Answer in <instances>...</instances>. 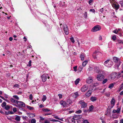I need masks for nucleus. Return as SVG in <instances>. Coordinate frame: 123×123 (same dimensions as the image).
Here are the masks:
<instances>
[{
	"instance_id": "c85d7f7f",
	"label": "nucleus",
	"mask_w": 123,
	"mask_h": 123,
	"mask_svg": "<svg viewBox=\"0 0 123 123\" xmlns=\"http://www.w3.org/2000/svg\"><path fill=\"white\" fill-rule=\"evenodd\" d=\"M36 120L34 118L32 119L31 120V123H36Z\"/></svg>"
},
{
	"instance_id": "72a5a7b5",
	"label": "nucleus",
	"mask_w": 123,
	"mask_h": 123,
	"mask_svg": "<svg viewBox=\"0 0 123 123\" xmlns=\"http://www.w3.org/2000/svg\"><path fill=\"white\" fill-rule=\"evenodd\" d=\"M46 98V96L43 95V98H42V100L43 102H44V101L45 100Z\"/></svg>"
},
{
	"instance_id": "864d4df0",
	"label": "nucleus",
	"mask_w": 123,
	"mask_h": 123,
	"mask_svg": "<svg viewBox=\"0 0 123 123\" xmlns=\"http://www.w3.org/2000/svg\"><path fill=\"white\" fill-rule=\"evenodd\" d=\"M67 102L69 104H71L72 103V101L69 99L67 100Z\"/></svg>"
},
{
	"instance_id": "e2e57ef3",
	"label": "nucleus",
	"mask_w": 123,
	"mask_h": 123,
	"mask_svg": "<svg viewBox=\"0 0 123 123\" xmlns=\"http://www.w3.org/2000/svg\"><path fill=\"white\" fill-rule=\"evenodd\" d=\"M93 0H90L89 1V3L90 5H91V3H92V2H93Z\"/></svg>"
},
{
	"instance_id": "393cba45",
	"label": "nucleus",
	"mask_w": 123,
	"mask_h": 123,
	"mask_svg": "<svg viewBox=\"0 0 123 123\" xmlns=\"http://www.w3.org/2000/svg\"><path fill=\"white\" fill-rule=\"evenodd\" d=\"M85 57V55L83 54H81L80 56V57L81 58V60L83 61L84 60V57Z\"/></svg>"
},
{
	"instance_id": "7c9ffc66",
	"label": "nucleus",
	"mask_w": 123,
	"mask_h": 123,
	"mask_svg": "<svg viewBox=\"0 0 123 123\" xmlns=\"http://www.w3.org/2000/svg\"><path fill=\"white\" fill-rule=\"evenodd\" d=\"M93 105H92L89 107V108L88 109L89 111H92L93 109Z\"/></svg>"
},
{
	"instance_id": "49530a36",
	"label": "nucleus",
	"mask_w": 123,
	"mask_h": 123,
	"mask_svg": "<svg viewBox=\"0 0 123 123\" xmlns=\"http://www.w3.org/2000/svg\"><path fill=\"white\" fill-rule=\"evenodd\" d=\"M70 39L71 40V42L72 43H74V42L75 41L74 39V38L73 37L71 38H70Z\"/></svg>"
},
{
	"instance_id": "423d86ee",
	"label": "nucleus",
	"mask_w": 123,
	"mask_h": 123,
	"mask_svg": "<svg viewBox=\"0 0 123 123\" xmlns=\"http://www.w3.org/2000/svg\"><path fill=\"white\" fill-rule=\"evenodd\" d=\"M88 88V86L86 85H85L83 86L81 89V91L83 92H84L86 91Z\"/></svg>"
},
{
	"instance_id": "2f4dec72",
	"label": "nucleus",
	"mask_w": 123,
	"mask_h": 123,
	"mask_svg": "<svg viewBox=\"0 0 123 123\" xmlns=\"http://www.w3.org/2000/svg\"><path fill=\"white\" fill-rule=\"evenodd\" d=\"M114 86V84L113 83H112L109 85L108 87L110 89H111Z\"/></svg>"
},
{
	"instance_id": "338daca9",
	"label": "nucleus",
	"mask_w": 123,
	"mask_h": 123,
	"mask_svg": "<svg viewBox=\"0 0 123 123\" xmlns=\"http://www.w3.org/2000/svg\"><path fill=\"white\" fill-rule=\"evenodd\" d=\"M103 11V8L99 10V11L101 13H102Z\"/></svg>"
},
{
	"instance_id": "39448f33",
	"label": "nucleus",
	"mask_w": 123,
	"mask_h": 123,
	"mask_svg": "<svg viewBox=\"0 0 123 123\" xmlns=\"http://www.w3.org/2000/svg\"><path fill=\"white\" fill-rule=\"evenodd\" d=\"M17 104L19 107H24L25 106V103L22 101H18Z\"/></svg>"
},
{
	"instance_id": "4468645a",
	"label": "nucleus",
	"mask_w": 123,
	"mask_h": 123,
	"mask_svg": "<svg viewBox=\"0 0 123 123\" xmlns=\"http://www.w3.org/2000/svg\"><path fill=\"white\" fill-rule=\"evenodd\" d=\"M93 81L92 78V77H89L86 80V82L89 84L91 83Z\"/></svg>"
},
{
	"instance_id": "aec40b11",
	"label": "nucleus",
	"mask_w": 123,
	"mask_h": 123,
	"mask_svg": "<svg viewBox=\"0 0 123 123\" xmlns=\"http://www.w3.org/2000/svg\"><path fill=\"white\" fill-rule=\"evenodd\" d=\"M82 116L81 115H74L73 117L74 118H76V119H79V118H81L82 117Z\"/></svg>"
},
{
	"instance_id": "79ce46f5",
	"label": "nucleus",
	"mask_w": 123,
	"mask_h": 123,
	"mask_svg": "<svg viewBox=\"0 0 123 123\" xmlns=\"http://www.w3.org/2000/svg\"><path fill=\"white\" fill-rule=\"evenodd\" d=\"M71 120L72 123H75V119L74 118L71 119Z\"/></svg>"
},
{
	"instance_id": "5fc2aeb1",
	"label": "nucleus",
	"mask_w": 123,
	"mask_h": 123,
	"mask_svg": "<svg viewBox=\"0 0 123 123\" xmlns=\"http://www.w3.org/2000/svg\"><path fill=\"white\" fill-rule=\"evenodd\" d=\"M83 123H89L88 121L87 120H85L83 121Z\"/></svg>"
},
{
	"instance_id": "a18cd8bd",
	"label": "nucleus",
	"mask_w": 123,
	"mask_h": 123,
	"mask_svg": "<svg viewBox=\"0 0 123 123\" xmlns=\"http://www.w3.org/2000/svg\"><path fill=\"white\" fill-rule=\"evenodd\" d=\"M82 69V66H80L78 68L79 71H81Z\"/></svg>"
},
{
	"instance_id": "3c124183",
	"label": "nucleus",
	"mask_w": 123,
	"mask_h": 123,
	"mask_svg": "<svg viewBox=\"0 0 123 123\" xmlns=\"http://www.w3.org/2000/svg\"><path fill=\"white\" fill-rule=\"evenodd\" d=\"M90 11L92 12H95V11L94 9H91L90 10Z\"/></svg>"
},
{
	"instance_id": "bb28decb",
	"label": "nucleus",
	"mask_w": 123,
	"mask_h": 123,
	"mask_svg": "<svg viewBox=\"0 0 123 123\" xmlns=\"http://www.w3.org/2000/svg\"><path fill=\"white\" fill-rule=\"evenodd\" d=\"M79 96V94L78 92H75L74 95V97L75 98H76L77 97H78Z\"/></svg>"
},
{
	"instance_id": "13d9d810",
	"label": "nucleus",
	"mask_w": 123,
	"mask_h": 123,
	"mask_svg": "<svg viewBox=\"0 0 123 123\" xmlns=\"http://www.w3.org/2000/svg\"><path fill=\"white\" fill-rule=\"evenodd\" d=\"M58 96H59L60 98H61L62 97V94H58Z\"/></svg>"
},
{
	"instance_id": "2eb2a0df",
	"label": "nucleus",
	"mask_w": 123,
	"mask_h": 123,
	"mask_svg": "<svg viewBox=\"0 0 123 123\" xmlns=\"http://www.w3.org/2000/svg\"><path fill=\"white\" fill-rule=\"evenodd\" d=\"M115 100L114 98H112L111 101V108H112L114 105L115 103Z\"/></svg>"
},
{
	"instance_id": "6e6552de",
	"label": "nucleus",
	"mask_w": 123,
	"mask_h": 123,
	"mask_svg": "<svg viewBox=\"0 0 123 123\" xmlns=\"http://www.w3.org/2000/svg\"><path fill=\"white\" fill-rule=\"evenodd\" d=\"M80 103L81 105V107L83 108L86 107L87 104L83 100H81L79 102Z\"/></svg>"
},
{
	"instance_id": "bf43d9fd",
	"label": "nucleus",
	"mask_w": 123,
	"mask_h": 123,
	"mask_svg": "<svg viewBox=\"0 0 123 123\" xmlns=\"http://www.w3.org/2000/svg\"><path fill=\"white\" fill-rule=\"evenodd\" d=\"M13 110L14 112H16L17 111V108H14L13 109Z\"/></svg>"
},
{
	"instance_id": "58836bf2",
	"label": "nucleus",
	"mask_w": 123,
	"mask_h": 123,
	"mask_svg": "<svg viewBox=\"0 0 123 123\" xmlns=\"http://www.w3.org/2000/svg\"><path fill=\"white\" fill-rule=\"evenodd\" d=\"M27 107L28 109L31 110H33L34 109V108L33 107L30 106H27Z\"/></svg>"
},
{
	"instance_id": "0e129e2a",
	"label": "nucleus",
	"mask_w": 123,
	"mask_h": 123,
	"mask_svg": "<svg viewBox=\"0 0 123 123\" xmlns=\"http://www.w3.org/2000/svg\"><path fill=\"white\" fill-rule=\"evenodd\" d=\"M0 97L2 99L5 100V101H7V99H6L0 95Z\"/></svg>"
},
{
	"instance_id": "f8f14e48",
	"label": "nucleus",
	"mask_w": 123,
	"mask_h": 123,
	"mask_svg": "<svg viewBox=\"0 0 123 123\" xmlns=\"http://www.w3.org/2000/svg\"><path fill=\"white\" fill-rule=\"evenodd\" d=\"M112 7L116 9H118L119 7V5L118 3H115V4H112Z\"/></svg>"
},
{
	"instance_id": "f3484780",
	"label": "nucleus",
	"mask_w": 123,
	"mask_h": 123,
	"mask_svg": "<svg viewBox=\"0 0 123 123\" xmlns=\"http://www.w3.org/2000/svg\"><path fill=\"white\" fill-rule=\"evenodd\" d=\"M28 116L30 118H31L34 117L35 116V115L32 113H28Z\"/></svg>"
},
{
	"instance_id": "a878e982",
	"label": "nucleus",
	"mask_w": 123,
	"mask_h": 123,
	"mask_svg": "<svg viewBox=\"0 0 123 123\" xmlns=\"http://www.w3.org/2000/svg\"><path fill=\"white\" fill-rule=\"evenodd\" d=\"M123 89V84H122L119 87V88L118 89V91H120L121 90Z\"/></svg>"
},
{
	"instance_id": "9d476101",
	"label": "nucleus",
	"mask_w": 123,
	"mask_h": 123,
	"mask_svg": "<svg viewBox=\"0 0 123 123\" xmlns=\"http://www.w3.org/2000/svg\"><path fill=\"white\" fill-rule=\"evenodd\" d=\"M117 75L116 73H111L110 75L111 79L110 80H113L115 79Z\"/></svg>"
},
{
	"instance_id": "09e8293b",
	"label": "nucleus",
	"mask_w": 123,
	"mask_h": 123,
	"mask_svg": "<svg viewBox=\"0 0 123 123\" xmlns=\"http://www.w3.org/2000/svg\"><path fill=\"white\" fill-rule=\"evenodd\" d=\"M77 66H75V67H74L73 68L74 69V71H75L76 72L77 71Z\"/></svg>"
},
{
	"instance_id": "4c0bfd02",
	"label": "nucleus",
	"mask_w": 123,
	"mask_h": 123,
	"mask_svg": "<svg viewBox=\"0 0 123 123\" xmlns=\"http://www.w3.org/2000/svg\"><path fill=\"white\" fill-rule=\"evenodd\" d=\"M118 43H119L121 44V45H123V42L121 40H118Z\"/></svg>"
},
{
	"instance_id": "0eeeda50",
	"label": "nucleus",
	"mask_w": 123,
	"mask_h": 123,
	"mask_svg": "<svg viewBox=\"0 0 123 123\" xmlns=\"http://www.w3.org/2000/svg\"><path fill=\"white\" fill-rule=\"evenodd\" d=\"M59 103L63 107H67L68 105V104L65 101L63 100L60 101Z\"/></svg>"
},
{
	"instance_id": "1a4fd4ad",
	"label": "nucleus",
	"mask_w": 123,
	"mask_h": 123,
	"mask_svg": "<svg viewBox=\"0 0 123 123\" xmlns=\"http://www.w3.org/2000/svg\"><path fill=\"white\" fill-rule=\"evenodd\" d=\"M63 29L65 31V34L66 35H68V29L67 26L66 25L64 24L63 25Z\"/></svg>"
},
{
	"instance_id": "a19ab883",
	"label": "nucleus",
	"mask_w": 123,
	"mask_h": 123,
	"mask_svg": "<svg viewBox=\"0 0 123 123\" xmlns=\"http://www.w3.org/2000/svg\"><path fill=\"white\" fill-rule=\"evenodd\" d=\"M121 108H118L116 110L117 112V113H119L120 112Z\"/></svg>"
},
{
	"instance_id": "69168bd1",
	"label": "nucleus",
	"mask_w": 123,
	"mask_h": 123,
	"mask_svg": "<svg viewBox=\"0 0 123 123\" xmlns=\"http://www.w3.org/2000/svg\"><path fill=\"white\" fill-rule=\"evenodd\" d=\"M31 60H30L29 61V62L28 63V66H31Z\"/></svg>"
},
{
	"instance_id": "603ef678",
	"label": "nucleus",
	"mask_w": 123,
	"mask_h": 123,
	"mask_svg": "<svg viewBox=\"0 0 123 123\" xmlns=\"http://www.w3.org/2000/svg\"><path fill=\"white\" fill-rule=\"evenodd\" d=\"M119 3L121 6H123V1H120Z\"/></svg>"
},
{
	"instance_id": "4be33fe9",
	"label": "nucleus",
	"mask_w": 123,
	"mask_h": 123,
	"mask_svg": "<svg viewBox=\"0 0 123 123\" xmlns=\"http://www.w3.org/2000/svg\"><path fill=\"white\" fill-rule=\"evenodd\" d=\"M15 119L17 121H19L20 119V117L19 116H17L15 118Z\"/></svg>"
},
{
	"instance_id": "c756f323",
	"label": "nucleus",
	"mask_w": 123,
	"mask_h": 123,
	"mask_svg": "<svg viewBox=\"0 0 123 123\" xmlns=\"http://www.w3.org/2000/svg\"><path fill=\"white\" fill-rule=\"evenodd\" d=\"M87 62L88 61H86L83 62L82 63V66L83 67L85 66L86 64L87 63Z\"/></svg>"
},
{
	"instance_id": "20e7f679",
	"label": "nucleus",
	"mask_w": 123,
	"mask_h": 123,
	"mask_svg": "<svg viewBox=\"0 0 123 123\" xmlns=\"http://www.w3.org/2000/svg\"><path fill=\"white\" fill-rule=\"evenodd\" d=\"M42 80L43 82H45L47 80V78L48 79L49 78V77L48 76V75H45L44 74L41 76Z\"/></svg>"
},
{
	"instance_id": "4d7b16f0",
	"label": "nucleus",
	"mask_w": 123,
	"mask_h": 123,
	"mask_svg": "<svg viewBox=\"0 0 123 123\" xmlns=\"http://www.w3.org/2000/svg\"><path fill=\"white\" fill-rule=\"evenodd\" d=\"M84 15L85 17L86 18L87 17V12H85V13H84Z\"/></svg>"
},
{
	"instance_id": "cd10ccee",
	"label": "nucleus",
	"mask_w": 123,
	"mask_h": 123,
	"mask_svg": "<svg viewBox=\"0 0 123 123\" xmlns=\"http://www.w3.org/2000/svg\"><path fill=\"white\" fill-rule=\"evenodd\" d=\"M1 106L3 108H4V107L6 105V103L5 102H3L2 104H1Z\"/></svg>"
},
{
	"instance_id": "680f3d73",
	"label": "nucleus",
	"mask_w": 123,
	"mask_h": 123,
	"mask_svg": "<svg viewBox=\"0 0 123 123\" xmlns=\"http://www.w3.org/2000/svg\"><path fill=\"white\" fill-rule=\"evenodd\" d=\"M14 86L18 88L19 87V86L18 84H16Z\"/></svg>"
},
{
	"instance_id": "8fccbe9b",
	"label": "nucleus",
	"mask_w": 123,
	"mask_h": 123,
	"mask_svg": "<svg viewBox=\"0 0 123 123\" xmlns=\"http://www.w3.org/2000/svg\"><path fill=\"white\" fill-rule=\"evenodd\" d=\"M116 36L115 35L113 36L112 37V39H113L114 40H116Z\"/></svg>"
},
{
	"instance_id": "c03bdc74",
	"label": "nucleus",
	"mask_w": 123,
	"mask_h": 123,
	"mask_svg": "<svg viewBox=\"0 0 123 123\" xmlns=\"http://www.w3.org/2000/svg\"><path fill=\"white\" fill-rule=\"evenodd\" d=\"M110 94L109 92L106 93H105V95L107 97H109L110 96Z\"/></svg>"
},
{
	"instance_id": "de8ad7c7",
	"label": "nucleus",
	"mask_w": 123,
	"mask_h": 123,
	"mask_svg": "<svg viewBox=\"0 0 123 123\" xmlns=\"http://www.w3.org/2000/svg\"><path fill=\"white\" fill-rule=\"evenodd\" d=\"M81 110H79L76 111V113L77 114H79L81 113Z\"/></svg>"
},
{
	"instance_id": "a211bd4d",
	"label": "nucleus",
	"mask_w": 123,
	"mask_h": 123,
	"mask_svg": "<svg viewBox=\"0 0 123 123\" xmlns=\"http://www.w3.org/2000/svg\"><path fill=\"white\" fill-rule=\"evenodd\" d=\"M52 116H53L55 118L60 120L62 121H63V118H60L58 116L55 115H53Z\"/></svg>"
},
{
	"instance_id": "473e14b6",
	"label": "nucleus",
	"mask_w": 123,
	"mask_h": 123,
	"mask_svg": "<svg viewBox=\"0 0 123 123\" xmlns=\"http://www.w3.org/2000/svg\"><path fill=\"white\" fill-rule=\"evenodd\" d=\"M6 110H8L10 109V106L9 105H6L4 108Z\"/></svg>"
},
{
	"instance_id": "f257e3e1",
	"label": "nucleus",
	"mask_w": 123,
	"mask_h": 123,
	"mask_svg": "<svg viewBox=\"0 0 123 123\" xmlns=\"http://www.w3.org/2000/svg\"><path fill=\"white\" fill-rule=\"evenodd\" d=\"M101 29V27L99 25H97L94 26L92 29V31L93 32H95L100 30Z\"/></svg>"
},
{
	"instance_id": "6ab92c4d",
	"label": "nucleus",
	"mask_w": 123,
	"mask_h": 123,
	"mask_svg": "<svg viewBox=\"0 0 123 123\" xmlns=\"http://www.w3.org/2000/svg\"><path fill=\"white\" fill-rule=\"evenodd\" d=\"M97 99V98L95 97H91L90 98V100L92 102H94Z\"/></svg>"
},
{
	"instance_id": "ddd939ff",
	"label": "nucleus",
	"mask_w": 123,
	"mask_h": 123,
	"mask_svg": "<svg viewBox=\"0 0 123 123\" xmlns=\"http://www.w3.org/2000/svg\"><path fill=\"white\" fill-rule=\"evenodd\" d=\"M100 54V53L99 52H95L94 53L93 55V57L94 59H95L97 57H99L98 55Z\"/></svg>"
},
{
	"instance_id": "5701e85b",
	"label": "nucleus",
	"mask_w": 123,
	"mask_h": 123,
	"mask_svg": "<svg viewBox=\"0 0 123 123\" xmlns=\"http://www.w3.org/2000/svg\"><path fill=\"white\" fill-rule=\"evenodd\" d=\"M50 121L52 122H59L61 123H62L61 121H59L58 120H56V119H52L51 120H50Z\"/></svg>"
},
{
	"instance_id": "7ed1b4c3",
	"label": "nucleus",
	"mask_w": 123,
	"mask_h": 123,
	"mask_svg": "<svg viewBox=\"0 0 123 123\" xmlns=\"http://www.w3.org/2000/svg\"><path fill=\"white\" fill-rule=\"evenodd\" d=\"M113 59L114 62L117 63L118 64H117V66H119L121 64V62L120 61V59L118 58L114 57L113 58Z\"/></svg>"
},
{
	"instance_id": "f03ea898",
	"label": "nucleus",
	"mask_w": 123,
	"mask_h": 123,
	"mask_svg": "<svg viewBox=\"0 0 123 123\" xmlns=\"http://www.w3.org/2000/svg\"><path fill=\"white\" fill-rule=\"evenodd\" d=\"M101 74H98L97 76V79L99 81H102L105 78L104 75L102 74V73Z\"/></svg>"
},
{
	"instance_id": "e433bc0d",
	"label": "nucleus",
	"mask_w": 123,
	"mask_h": 123,
	"mask_svg": "<svg viewBox=\"0 0 123 123\" xmlns=\"http://www.w3.org/2000/svg\"><path fill=\"white\" fill-rule=\"evenodd\" d=\"M110 3L112 4L115 3L116 2L115 0H110Z\"/></svg>"
},
{
	"instance_id": "37998d69",
	"label": "nucleus",
	"mask_w": 123,
	"mask_h": 123,
	"mask_svg": "<svg viewBox=\"0 0 123 123\" xmlns=\"http://www.w3.org/2000/svg\"><path fill=\"white\" fill-rule=\"evenodd\" d=\"M107 81V79H105L104 80H103V84H104Z\"/></svg>"
},
{
	"instance_id": "b1692460",
	"label": "nucleus",
	"mask_w": 123,
	"mask_h": 123,
	"mask_svg": "<svg viewBox=\"0 0 123 123\" xmlns=\"http://www.w3.org/2000/svg\"><path fill=\"white\" fill-rule=\"evenodd\" d=\"M43 111L46 112H48L50 111V110L47 108H43L42 109Z\"/></svg>"
},
{
	"instance_id": "052dcab7",
	"label": "nucleus",
	"mask_w": 123,
	"mask_h": 123,
	"mask_svg": "<svg viewBox=\"0 0 123 123\" xmlns=\"http://www.w3.org/2000/svg\"><path fill=\"white\" fill-rule=\"evenodd\" d=\"M29 98L31 100H32V94H30V95Z\"/></svg>"
},
{
	"instance_id": "c9c22d12",
	"label": "nucleus",
	"mask_w": 123,
	"mask_h": 123,
	"mask_svg": "<svg viewBox=\"0 0 123 123\" xmlns=\"http://www.w3.org/2000/svg\"><path fill=\"white\" fill-rule=\"evenodd\" d=\"M80 80L79 79H77L75 81V84L76 85H77L78 83H79V81Z\"/></svg>"
},
{
	"instance_id": "dca6fc26",
	"label": "nucleus",
	"mask_w": 123,
	"mask_h": 123,
	"mask_svg": "<svg viewBox=\"0 0 123 123\" xmlns=\"http://www.w3.org/2000/svg\"><path fill=\"white\" fill-rule=\"evenodd\" d=\"M92 93V92L91 91H88L86 93V95L87 97H89L90 96Z\"/></svg>"
},
{
	"instance_id": "6e6d98bb",
	"label": "nucleus",
	"mask_w": 123,
	"mask_h": 123,
	"mask_svg": "<svg viewBox=\"0 0 123 123\" xmlns=\"http://www.w3.org/2000/svg\"><path fill=\"white\" fill-rule=\"evenodd\" d=\"M99 85V83H95L94 85L93 86H98Z\"/></svg>"
},
{
	"instance_id": "412c9836",
	"label": "nucleus",
	"mask_w": 123,
	"mask_h": 123,
	"mask_svg": "<svg viewBox=\"0 0 123 123\" xmlns=\"http://www.w3.org/2000/svg\"><path fill=\"white\" fill-rule=\"evenodd\" d=\"M10 100L12 103H16V104L18 101L17 100L14 99L13 98H11Z\"/></svg>"
},
{
	"instance_id": "774afa93",
	"label": "nucleus",
	"mask_w": 123,
	"mask_h": 123,
	"mask_svg": "<svg viewBox=\"0 0 123 123\" xmlns=\"http://www.w3.org/2000/svg\"><path fill=\"white\" fill-rule=\"evenodd\" d=\"M44 123H49V122L47 120H45V121Z\"/></svg>"
},
{
	"instance_id": "9b49d317",
	"label": "nucleus",
	"mask_w": 123,
	"mask_h": 123,
	"mask_svg": "<svg viewBox=\"0 0 123 123\" xmlns=\"http://www.w3.org/2000/svg\"><path fill=\"white\" fill-rule=\"evenodd\" d=\"M109 61L110 60H107L105 61L104 62V65L105 66L108 67H109L110 66H111V64L110 63V64H109Z\"/></svg>"
},
{
	"instance_id": "f704fd0d",
	"label": "nucleus",
	"mask_w": 123,
	"mask_h": 123,
	"mask_svg": "<svg viewBox=\"0 0 123 123\" xmlns=\"http://www.w3.org/2000/svg\"><path fill=\"white\" fill-rule=\"evenodd\" d=\"M13 97L14 98H15V99H17V100H18L19 99V97L17 95H13Z\"/></svg>"
},
{
	"instance_id": "ea45409f",
	"label": "nucleus",
	"mask_w": 123,
	"mask_h": 123,
	"mask_svg": "<svg viewBox=\"0 0 123 123\" xmlns=\"http://www.w3.org/2000/svg\"><path fill=\"white\" fill-rule=\"evenodd\" d=\"M98 68H97V67H94L93 68V70L94 71H95L97 72L98 73V71H97V70H98Z\"/></svg>"
}]
</instances>
